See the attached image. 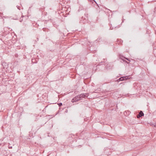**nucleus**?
<instances>
[{
  "label": "nucleus",
  "mask_w": 156,
  "mask_h": 156,
  "mask_svg": "<svg viewBox=\"0 0 156 156\" xmlns=\"http://www.w3.org/2000/svg\"><path fill=\"white\" fill-rule=\"evenodd\" d=\"M131 59L132 60H133V59Z\"/></svg>",
  "instance_id": "nucleus-17"
},
{
  "label": "nucleus",
  "mask_w": 156,
  "mask_h": 156,
  "mask_svg": "<svg viewBox=\"0 0 156 156\" xmlns=\"http://www.w3.org/2000/svg\"><path fill=\"white\" fill-rule=\"evenodd\" d=\"M8 148L9 149H12V147L9 146L8 147Z\"/></svg>",
  "instance_id": "nucleus-14"
},
{
  "label": "nucleus",
  "mask_w": 156,
  "mask_h": 156,
  "mask_svg": "<svg viewBox=\"0 0 156 156\" xmlns=\"http://www.w3.org/2000/svg\"><path fill=\"white\" fill-rule=\"evenodd\" d=\"M86 94L87 95V94L83 93L76 96L72 100V102L73 103L76 102L82 99L83 98H86L87 97Z\"/></svg>",
  "instance_id": "nucleus-1"
},
{
  "label": "nucleus",
  "mask_w": 156,
  "mask_h": 156,
  "mask_svg": "<svg viewBox=\"0 0 156 156\" xmlns=\"http://www.w3.org/2000/svg\"><path fill=\"white\" fill-rule=\"evenodd\" d=\"M155 62H156V60H155Z\"/></svg>",
  "instance_id": "nucleus-18"
},
{
  "label": "nucleus",
  "mask_w": 156,
  "mask_h": 156,
  "mask_svg": "<svg viewBox=\"0 0 156 156\" xmlns=\"http://www.w3.org/2000/svg\"><path fill=\"white\" fill-rule=\"evenodd\" d=\"M122 60L121 62H125L127 64L131 62L130 59H121Z\"/></svg>",
  "instance_id": "nucleus-3"
},
{
  "label": "nucleus",
  "mask_w": 156,
  "mask_h": 156,
  "mask_svg": "<svg viewBox=\"0 0 156 156\" xmlns=\"http://www.w3.org/2000/svg\"><path fill=\"white\" fill-rule=\"evenodd\" d=\"M153 125H154V126L156 127V122L155 123H154L153 124Z\"/></svg>",
  "instance_id": "nucleus-15"
},
{
  "label": "nucleus",
  "mask_w": 156,
  "mask_h": 156,
  "mask_svg": "<svg viewBox=\"0 0 156 156\" xmlns=\"http://www.w3.org/2000/svg\"><path fill=\"white\" fill-rule=\"evenodd\" d=\"M122 77H121L119 79L117 80H116V81H118V82H119L120 81H123L122 80Z\"/></svg>",
  "instance_id": "nucleus-9"
},
{
  "label": "nucleus",
  "mask_w": 156,
  "mask_h": 156,
  "mask_svg": "<svg viewBox=\"0 0 156 156\" xmlns=\"http://www.w3.org/2000/svg\"><path fill=\"white\" fill-rule=\"evenodd\" d=\"M2 66H3L4 68L5 67L4 66H6V63L5 62H2Z\"/></svg>",
  "instance_id": "nucleus-8"
},
{
  "label": "nucleus",
  "mask_w": 156,
  "mask_h": 156,
  "mask_svg": "<svg viewBox=\"0 0 156 156\" xmlns=\"http://www.w3.org/2000/svg\"><path fill=\"white\" fill-rule=\"evenodd\" d=\"M130 113V112L129 111H125L124 112V114L126 116H127L129 115Z\"/></svg>",
  "instance_id": "nucleus-4"
},
{
  "label": "nucleus",
  "mask_w": 156,
  "mask_h": 156,
  "mask_svg": "<svg viewBox=\"0 0 156 156\" xmlns=\"http://www.w3.org/2000/svg\"><path fill=\"white\" fill-rule=\"evenodd\" d=\"M144 116V114L142 111H140L139 112V114L137 115V118H139Z\"/></svg>",
  "instance_id": "nucleus-2"
},
{
  "label": "nucleus",
  "mask_w": 156,
  "mask_h": 156,
  "mask_svg": "<svg viewBox=\"0 0 156 156\" xmlns=\"http://www.w3.org/2000/svg\"><path fill=\"white\" fill-rule=\"evenodd\" d=\"M59 106L60 107L62 105V103H59L58 104Z\"/></svg>",
  "instance_id": "nucleus-10"
},
{
  "label": "nucleus",
  "mask_w": 156,
  "mask_h": 156,
  "mask_svg": "<svg viewBox=\"0 0 156 156\" xmlns=\"http://www.w3.org/2000/svg\"><path fill=\"white\" fill-rule=\"evenodd\" d=\"M16 7H17V9H19V10H20V6H18V5H17V6H16Z\"/></svg>",
  "instance_id": "nucleus-12"
},
{
  "label": "nucleus",
  "mask_w": 156,
  "mask_h": 156,
  "mask_svg": "<svg viewBox=\"0 0 156 156\" xmlns=\"http://www.w3.org/2000/svg\"><path fill=\"white\" fill-rule=\"evenodd\" d=\"M15 56L16 58L19 57L18 56V55L17 54H16L15 55Z\"/></svg>",
  "instance_id": "nucleus-11"
},
{
  "label": "nucleus",
  "mask_w": 156,
  "mask_h": 156,
  "mask_svg": "<svg viewBox=\"0 0 156 156\" xmlns=\"http://www.w3.org/2000/svg\"><path fill=\"white\" fill-rule=\"evenodd\" d=\"M119 58H125V59L128 58H126V57H124L123 55H122L121 54L119 55Z\"/></svg>",
  "instance_id": "nucleus-6"
},
{
  "label": "nucleus",
  "mask_w": 156,
  "mask_h": 156,
  "mask_svg": "<svg viewBox=\"0 0 156 156\" xmlns=\"http://www.w3.org/2000/svg\"><path fill=\"white\" fill-rule=\"evenodd\" d=\"M70 136L69 137V138H71V137H72V136H73V135L72 134H71V135H70ZM73 136H74L73 135Z\"/></svg>",
  "instance_id": "nucleus-13"
},
{
  "label": "nucleus",
  "mask_w": 156,
  "mask_h": 156,
  "mask_svg": "<svg viewBox=\"0 0 156 156\" xmlns=\"http://www.w3.org/2000/svg\"><path fill=\"white\" fill-rule=\"evenodd\" d=\"M122 79L123 80H126L129 79L128 76H122Z\"/></svg>",
  "instance_id": "nucleus-5"
},
{
  "label": "nucleus",
  "mask_w": 156,
  "mask_h": 156,
  "mask_svg": "<svg viewBox=\"0 0 156 156\" xmlns=\"http://www.w3.org/2000/svg\"><path fill=\"white\" fill-rule=\"evenodd\" d=\"M32 59L31 61L33 63H37V62L36 60V59Z\"/></svg>",
  "instance_id": "nucleus-7"
},
{
  "label": "nucleus",
  "mask_w": 156,
  "mask_h": 156,
  "mask_svg": "<svg viewBox=\"0 0 156 156\" xmlns=\"http://www.w3.org/2000/svg\"><path fill=\"white\" fill-rule=\"evenodd\" d=\"M110 29L111 30H112V29H113V28H111L110 27Z\"/></svg>",
  "instance_id": "nucleus-16"
}]
</instances>
